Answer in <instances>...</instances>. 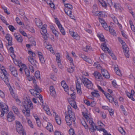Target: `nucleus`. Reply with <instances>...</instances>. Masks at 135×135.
<instances>
[{
	"label": "nucleus",
	"mask_w": 135,
	"mask_h": 135,
	"mask_svg": "<svg viewBox=\"0 0 135 135\" xmlns=\"http://www.w3.org/2000/svg\"><path fill=\"white\" fill-rule=\"evenodd\" d=\"M70 103L71 106L75 109H77V106L76 105V102L74 100H72L70 102Z\"/></svg>",
	"instance_id": "nucleus-31"
},
{
	"label": "nucleus",
	"mask_w": 135,
	"mask_h": 135,
	"mask_svg": "<svg viewBox=\"0 0 135 135\" xmlns=\"http://www.w3.org/2000/svg\"><path fill=\"white\" fill-rule=\"evenodd\" d=\"M82 124L85 128V129L86 131H88V126L85 121H84L81 122Z\"/></svg>",
	"instance_id": "nucleus-41"
},
{
	"label": "nucleus",
	"mask_w": 135,
	"mask_h": 135,
	"mask_svg": "<svg viewBox=\"0 0 135 135\" xmlns=\"http://www.w3.org/2000/svg\"><path fill=\"white\" fill-rule=\"evenodd\" d=\"M42 25V23L41 21L38 24H37V26L41 28L40 30V32L41 34L42 35L43 38L44 40H46L47 38V32L46 27L47 25H43L41 27Z\"/></svg>",
	"instance_id": "nucleus-2"
},
{
	"label": "nucleus",
	"mask_w": 135,
	"mask_h": 135,
	"mask_svg": "<svg viewBox=\"0 0 135 135\" xmlns=\"http://www.w3.org/2000/svg\"><path fill=\"white\" fill-rule=\"evenodd\" d=\"M55 120L57 123L60 125L61 124V119L60 117L58 115H56L55 116Z\"/></svg>",
	"instance_id": "nucleus-29"
},
{
	"label": "nucleus",
	"mask_w": 135,
	"mask_h": 135,
	"mask_svg": "<svg viewBox=\"0 0 135 135\" xmlns=\"http://www.w3.org/2000/svg\"><path fill=\"white\" fill-rule=\"evenodd\" d=\"M37 118H35V119H36V123L37 125L39 127H40L41 126V123L40 120V119L39 118H38V117H37Z\"/></svg>",
	"instance_id": "nucleus-45"
},
{
	"label": "nucleus",
	"mask_w": 135,
	"mask_h": 135,
	"mask_svg": "<svg viewBox=\"0 0 135 135\" xmlns=\"http://www.w3.org/2000/svg\"><path fill=\"white\" fill-rule=\"evenodd\" d=\"M102 73L103 76L107 78H109L110 77V75L108 71L104 69H102Z\"/></svg>",
	"instance_id": "nucleus-19"
},
{
	"label": "nucleus",
	"mask_w": 135,
	"mask_h": 135,
	"mask_svg": "<svg viewBox=\"0 0 135 135\" xmlns=\"http://www.w3.org/2000/svg\"><path fill=\"white\" fill-rule=\"evenodd\" d=\"M93 75L96 78H98L99 79H102V76L100 73L97 71H95L93 74Z\"/></svg>",
	"instance_id": "nucleus-24"
},
{
	"label": "nucleus",
	"mask_w": 135,
	"mask_h": 135,
	"mask_svg": "<svg viewBox=\"0 0 135 135\" xmlns=\"http://www.w3.org/2000/svg\"><path fill=\"white\" fill-rule=\"evenodd\" d=\"M14 36L17 40L18 42H21L23 41V39L22 36L19 34H15Z\"/></svg>",
	"instance_id": "nucleus-23"
},
{
	"label": "nucleus",
	"mask_w": 135,
	"mask_h": 135,
	"mask_svg": "<svg viewBox=\"0 0 135 135\" xmlns=\"http://www.w3.org/2000/svg\"><path fill=\"white\" fill-rule=\"evenodd\" d=\"M64 11H65V13H66L67 15H68L69 16H70V15H71V13H72V12L71 11H70V10H69L67 11L66 9H64Z\"/></svg>",
	"instance_id": "nucleus-51"
},
{
	"label": "nucleus",
	"mask_w": 135,
	"mask_h": 135,
	"mask_svg": "<svg viewBox=\"0 0 135 135\" xmlns=\"http://www.w3.org/2000/svg\"><path fill=\"white\" fill-rule=\"evenodd\" d=\"M127 95L128 97L132 100L133 101L135 100L134 98L133 97V96L135 97V92L133 90H131V93H127Z\"/></svg>",
	"instance_id": "nucleus-14"
},
{
	"label": "nucleus",
	"mask_w": 135,
	"mask_h": 135,
	"mask_svg": "<svg viewBox=\"0 0 135 135\" xmlns=\"http://www.w3.org/2000/svg\"><path fill=\"white\" fill-rule=\"evenodd\" d=\"M104 95L110 102L112 103L114 101V98L110 94L107 93L104 94Z\"/></svg>",
	"instance_id": "nucleus-21"
},
{
	"label": "nucleus",
	"mask_w": 135,
	"mask_h": 135,
	"mask_svg": "<svg viewBox=\"0 0 135 135\" xmlns=\"http://www.w3.org/2000/svg\"><path fill=\"white\" fill-rule=\"evenodd\" d=\"M3 79H2L4 81L5 83L8 86H9L10 85L8 76H6Z\"/></svg>",
	"instance_id": "nucleus-33"
},
{
	"label": "nucleus",
	"mask_w": 135,
	"mask_h": 135,
	"mask_svg": "<svg viewBox=\"0 0 135 135\" xmlns=\"http://www.w3.org/2000/svg\"><path fill=\"white\" fill-rule=\"evenodd\" d=\"M16 21L18 24L21 25H22V22L20 21V19L18 17H17L16 18Z\"/></svg>",
	"instance_id": "nucleus-49"
},
{
	"label": "nucleus",
	"mask_w": 135,
	"mask_h": 135,
	"mask_svg": "<svg viewBox=\"0 0 135 135\" xmlns=\"http://www.w3.org/2000/svg\"><path fill=\"white\" fill-rule=\"evenodd\" d=\"M85 61L86 62L89 63L90 64H91L93 63L91 59L89 58H88L87 57V59H86V60H85Z\"/></svg>",
	"instance_id": "nucleus-63"
},
{
	"label": "nucleus",
	"mask_w": 135,
	"mask_h": 135,
	"mask_svg": "<svg viewBox=\"0 0 135 135\" xmlns=\"http://www.w3.org/2000/svg\"><path fill=\"white\" fill-rule=\"evenodd\" d=\"M29 91L31 94L34 96L39 97L38 96H40V93L34 89H31Z\"/></svg>",
	"instance_id": "nucleus-18"
},
{
	"label": "nucleus",
	"mask_w": 135,
	"mask_h": 135,
	"mask_svg": "<svg viewBox=\"0 0 135 135\" xmlns=\"http://www.w3.org/2000/svg\"><path fill=\"white\" fill-rule=\"evenodd\" d=\"M5 38L8 41V45L11 46L12 45V38L9 34L7 33L5 36Z\"/></svg>",
	"instance_id": "nucleus-15"
},
{
	"label": "nucleus",
	"mask_w": 135,
	"mask_h": 135,
	"mask_svg": "<svg viewBox=\"0 0 135 135\" xmlns=\"http://www.w3.org/2000/svg\"><path fill=\"white\" fill-rule=\"evenodd\" d=\"M12 108L15 113L18 114L19 113V111L16 107L13 106L12 107Z\"/></svg>",
	"instance_id": "nucleus-35"
},
{
	"label": "nucleus",
	"mask_w": 135,
	"mask_h": 135,
	"mask_svg": "<svg viewBox=\"0 0 135 135\" xmlns=\"http://www.w3.org/2000/svg\"><path fill=\"white\" fill-rule=\"evenodd\" d=\"M119 130L120 132L123 135H125V132L124 131L123 129L122 128H120L119 129Z\"/></svg>",
	"instance_id": "nucleus-59"
},
{
	"label": "nucleus",
	"mask_w": 135,
	"mask_h": 135,
	"mask_svg": "<svg viewBox=\"0 0 135 135\" xmlns=\"http://www.w3.org/2000/svg\"><path fill=\"white\" fill-rule=\"evenodd\" d=\"M98 37L99 38L100 40L102 41H104V36L102 34H98L97 35Z\"/></svg>",
	"instance_id": "nucleus-42"
},
{
	"label": "nucleus",
	"mask_w": 135,
	"mask_h": 135,
	"mask_svg": "<svg viewBox=\"0 0 135 135\" xmlns=\"http://www.w3.org/2000/svg\"><path fill=\"white\" fill-rule=\"evenodd\" d=\"M33 87L34 90L37 91L39 93L41 91V89L36 84L34 85Z\"/></svg>",
	"instance_id": "nucleus-36"
},
{
	"label": "nucleus",
	"mask_w": 135,
	"mask_h": 135,
	"mask_svg": "<svg viewBox=\"0 0 135 135\" xmlns=\"http://www.w3.org/2000/svg\"><path fill=\"white\" fill-rule=\"evenodd\" d=\"M80 57H81L82 59H83L84 60H86V59H87V56L85 55L81 54L80 55Z\"/></svg>",
	"instance_id": "nucleus-60"
},
{
	"label": "nucleus",
	"mask_w": 135,
	"mask_h": 135,
	"mask_svg": "<svg viewBox=\"0 0 135 135\" xmlns=\"http://www.w3.org/2000/svg\"><path fill=\"white\" fill-rule=\"evenodd\" d=\"M56 22L58 28L59 29L61 33L63 35H65V31L64 29L62 27V25L60 24L59 21L58 20H57L56 21Z\"/></svg>",
	"instance_id": "nucleus-12"
},
{
	"label": "nucleus",
	"mask_w": 135,
	"mask_h": 135,
	"mask_svg": "<svg viewBox=\"0 0 135 135\" xmlns=\"http://www.w3.org/2000/svg\"><path fill=\"white\" fill-rule=\"evenodd\" d=\"M108 29H109V32L113 35H114L115 34V32L113 29L112 27L109 26Z\"/></svg>",
	"instance_id": "nucleus-43"
},
{
	"label": "nucleus",
	"mask_w": 135,
	"mask_h": 135,
	"mask_svg": "<svg viewBox=\"0 0 135 135\" xmlns=\"http://www.w3.org/2000/svg\"><path fill=\"white\" fill-rule=\"evenodd\" d=\"M0 107L1 108V114L0 116L1 117H3L5 113H7L9 111L8 106L5 104H3L2 102H0Z\"/></svg>",
	"instance_id": "nucleus-5"
},
{
	"label": "nucleus",
	"mask_w": 135,
	"mask_h": 135,
	"mask_svg": "<svg viewBox=\"0 0 135 135\" xmlns=\"http://www.w3.org/2000/svg\"><path fill=\"white\" fill-rule=\"evenodd\" d=\"M81 80L80 79H77L75 81L76 89L77 91L79 94H80L81 93L80 83Z\"/></svg>",
	"instance_id": "nucleus-9"
},
{
	"label": "nucleus",
	"mask_w": 135,
	"mask_h": 135,
	"mask_svg": "<svg viewBox=\"0 0 135 135\" xmlns=\"http://www.w3.org/2000/svg\"><path fill=\"white\" fill-rule=\"evenodd\" d=\"M121 43L122 45L123 49L125 51V52H128V51L127 50V46L126 45V44L125 42L124 41H123Z\"/></svg>",
	"instance_id": "nucleus-39"
},
{
	"label": "nucleus",
	"mask_w": 135,
	"mask_h": 135,
	"mask_svg": "<svg viewBox=\"0 0 135 135\" xmlns=\"http://www.w3.org/2000/svg\"><path fill=\"white\" fill-rule=\"evenodd\" d=\"M20 32L23 36L25 37H26L27 36L26 33L22 30H20Z\"/></svg>",
	"instance_id": "nucleus-57"
},
{
	"label": "nucleus",
	"mask_w": 135,
	"mask_h": 135,
	"mask_svg": "<svg viewBox=\"0 0 135 135\" xmlns=\"http://www.w3.org/2000/svg\"><path fill=\"white\" fill-rule=\"evenodd\" d=\"M61 84L62 87L64 88L65 90L67 91L65 89H66H66H67V88H68V87L67 86V84L65 83V81H62L61 82Z\"/></svg>",
	"instance_id": "nucleus-40"
},
{
	"label": "nucleus",
	"mask_w": 135,
	"mask_h": 135,
	"mask_svg": "<svg viewBox=\"0 0 135 135\" xmlns=\"http://www.w3.org/2000/svg\"><path fill=\"white\" fill-rule=\"evenodd\" d=\"M56 60L57 62L61 61L60 59L61 56L59 53H57L56 55Z\"/></svg>",
	"instance_id": "nucleus-44"
},
{
	"label": "nucleus",
	"mask_w": 135,
	"mask_h": 135,
	"mask_svg": "<svg viewBox=\"0 0 135 135\" xmlns=\"http://www.w3.org/2000/svg\"><path fill=\"white\" fill-rule=\"evenodd\" d=\"M101 47L103 51H107L108 52L109 54H111V56L112 57L113 59L114 60H116V57L114 56L113 54L111 53V51H110L109 50V49L107 47L106 44L105 43L101 44Z\"/></svg>",
	"instance_id": "nucleus-6"
},
{
	"label": "nucleus",
	"mask_w": 135,
	"mask_h": 135,
	"mask_svg": "<svg viewBox=\"0 0 135 135\" xmlns=\"http://www.w3.org/2000/svg\"><path fill=\"white\" fill-rule=\"evenodd\" d=\"M52 33L55 35L56 36H58L59 35V33L55 29L53 30L52 31Z\"/></svg>",
	"instance_id": "nucleus-58"
},
{
	"label": "nucleus",
	"mask_w": 135,
	"mask_h": 135,
	"mask_svg": "<svg viewBox=\"0 0 135 135\" xmlns=\"http://www.w3.org/2000/svg\"><path fill=\"white\" fill-rule=\"evenodd\" d=\"M35 75L36 78L38 79L40 78V73L38 71H37L35 72Z\"/></svg>",
	"instance_id": "nucleus-48"
},
{
	"label": "nucleus",
	"mask_w": 135,
	"mask_h": 135,
	"mask_svg": "<svg viewBox=\"0 0 135 135\" xmlns=\"http://www.w3.org/2000/svg\"><path fill=\"white\" fill-rule=\"evenodd\" d=\"M16 130L19 133L21 134L23 131V127L20 122L16 121Z\"/></svg>",
	"instance_id": "nucleus-7"
},
{
	"label": "nucleus",
	"mask_w": 135,
	"mask_h": 135,
	"mask_svg": "<svg viewBox=\"0 0 135 135\" xmlns=\"http://www.w3.org/2000/svg\"><path fill=\"white\" fill-rule=\"evenodd\" d=\"M30 110L25 109L22 111L23 113L26 116L29 117L30 115Z\"/></svg>",
	"instance_id": "nucleus-32"
},
{
	"label": "nucleus",
	"mask_w": 135,
	"mask_h": 135,
	"mask_svg": "<svg viewBox=\"0 0 135 135\" xmlns=\"http://www.w3.org/2000/svg\"><path fill=\"white\" fill-rule=\"evenodd\" d=\"M70 33V35L73 37L76 40H79L80 37L79 35L76 33H75L73 31H69Z\"/></svg>",
	"instance_id": "nucleus-22"
},
{
	"label": "nucleus",
	"mask_w": 135,
	"mask_h": 135,
	"mask_svg": "<svg viewBox=\"0 0 135 135\" xmlns=\"http://www.w3.org/2000/svg\"><path fill=\"white\" fill-rule=\"evenodd\" d=\"M97 87L99 91L102 92L104 94L105 93H106L105 92V91L99 85H97Z\"/></svg>",
	"instance_id": "nucleus-50"
},
{
	"label": "nucleus",
	"mask_w": 135,
	"mask_h": 135,
	"mask_svg": "<svg viewBox=\"0 0 135 135\" xmlns=\"http://www.w3.org/2000/svg\"><path fill=\"white\" fill-rule=\"evenodd\" d=\"M28 53L32 55V56H31L32 57H35L36 56V54L35 53L31 51H28Z\"/></svg>",
	"instance_id": "nucleus-54"
},
{
	"label": "nucleus",
	"mask_w": 135,
	"mask_h": 135,
	"mask_svg": "<svg viewBox=\"0 0 135 135\" xmlns=\"http://www.w3.org/2000/svg\"><path fill=\"white\" fill-rule=\"evenodd\" d=\"M8 28L9 30L12 32H13V31L15 30H16L13 26L11 25L9 26Z\"/></svg>",
	"instance_id": "nucleus-53"
},
{
	"label": "nucleus",
	"mask_w": 135,
	"mask_h": 135,
	"mask_svg": "<svg viewBox=\"0 0 135 135\" xmlns=\"http://www.w3.org/2000/svg\"><path fill=\"white\" fill-rule=\"evenodd\" d=\"M25 72V74L27 76H30V71L27 68H25V69L24 70Z\"/></svg>",
	"instance_id": "nucleus-47"
},
{
	"label": "nucleus",
	"mask_w": 135,
	"mask_h": 135,
	"mask_svg": "<svg viewBox=\"0 0 135 135\" xmlns=\"http://www.w3.org/2000/svg\"><path fill=\"white\" fill-rule=\"evenodd\" d=\"M10 70L11 71L12 74L14 76L16 77L17 76V72L16 68L14 67H11Z\"/></svg>",
	"instance_id": "nucleus-16"
},
{
	"label": "nucleus",
	"mask_w": 135,
	"mask_h": 135,
	"mask_svg": "<svg viewBox=\"0 0 135 135\" xmlns=\"http://www.w3.org/2000/svg\"><path fill=\"white\" fill-rule=\"evenodd\" d=\"M69 133L70 135H75L74 133V131L73 129H70L69 130Z\"/></svg>",
	"instance_id": "nucleus-52"
},
{
	"label": "nucleus",
	"mask_w": 135,
	"mask_h": 135,
	"mask_svg": "<svg viewBox=\"0 0 135 135\" xmlns=\"http://www.w3.org/2000/svg\"><path fill=\"white\" fill-rule=\"evenodd\" d=\"M54 134L55 135H64L62 134H61V132L57 130H55V131Z\"/></svg>",
	"instance_id": "nucleus-56"
},
{
	"label": "nucleus",
	"mask_w": 135,
	"mask_h": 135,
	"mask_svg": "<svg viewBox=\"0 0 135 135\" xmlns=\"http://www.w3.org/2000/svg\"><path fill=\"white\" fill-rule=\"evenodd\" d=\"M4 67L2 66L0 70V77L2 79L4 78L6 76H8V74L6 70L4 69Z\"/></svg>",
	"instance_id": "nucleus-8"
},
{
	"label": "nucleus",
	"mask_w": 135,
	"mask_h": 135,
	"mask_svg": "<svg viewBox=\"0 0 135 135\" xmlns=\"http://www.w3.org/2000/svg\"><path fill=\"white\" fill-rule=\"evenodd\" d=\"M64 5L66 7L70 9H72L73 8V7L72 5H71L70 4H65Z\"/></svg>",
	"instance_id": "nucleus-46"
},
{
	"label": "nucleus",
	"mask_w": 135,
	"mask_h": 135,
	"mask_svg": "<svg viewBox=\"0 0 135 135\" xmlns=\"http://www.w3.org/2000/svg\"><path fill=\"white\" fill-rule=\"evenodd\" d=\"M115 70L116 71V74L119 76H121L122 74L120 71V70L118 69V66L116 65L115 66Z\"/></svg>",
	"instance_id": "nucleus-30"
},
{
	"label": "nucleus",
	"mask_w": 135,
	"mask_h": 135,
	"mask_svg": "<svg viewBox=\"0 0 135 135\" xmlns=\"http://www.w3.org/2000/svg\"><path fill=\"white\" fill-rule=\"evenodd\" d=\"M102 25L103 27L105 29V30H108L109 27L107 26V23H106V22L102 24Z\"/></svg>",
	"instance_id": "nucleus-55"
},
{
	"label": "nucleus",
	"mask_w": 135,
	"mask_h": 135,
	"mask_svg": "<svg viewBox=\"0 0 135 135\" xmlns=\"http://www.w3.org/2000/svg\"><path fill=\"white\" fill-rule=\"evenodd\" d=\"M28 60L29 62L28 63L29 68L31 70V72L33 73L34 71V67L36 66L37 61L31 56H28Z\"/></svg>",
	"instance_id": "nucleus-3"
},
{
	"label": "nucleus",
	"mask_w": 135,
	"mask_h": 135,
	"mask_svg": "<svg viewBox=\"0 0 135 135\" xmlns=\"http://www.w3.org/2000/svg\"><path fill=\"white\" fill-rule=\"evenodd\" d=\"M23 105L25 109L29 110H30L31 109L33 108L32 104L30 100H29L27 101V103L26 105Z\"/></svg>",
	"instance_id": "nucleus-11"
},
{
	"label": "nucleus",
	"mask_w": 135,
	"mask_h": 135,
	"mask_svg": "<svg viewBox=\"0 0 135 135\" xmlns=\"http://www.w3.org/2000/svg\"><path fill=\"white\" fill-rule=\"evenodd\" d=\"M7 117L8 121L9 122L13 121L15 119V117L13 114L11 112H9L7 114Z\"/></svg>",
	"instance_id": "nucleus-10"
},
{
	"label": "nucleus",
	"mask_w": 135,
	"mask_h": 135,
	"mask_svg": "<svg viewBox=\"0 0 135 135\" xmlns=\"http://www.w3.org/2000/svg\"><path fill=\"white\" fill-rule=\"evenodd\" d=\"M9 90L10 93L11 95L12 96V97L15 98H16L17 97V95L14 93L13 91V89L11 87H10L9 88Z\"/></svg>",
	"instance_id": "nucleus-28"
},
{
	"label": "nucleus",
	"mask_w": 135,
	"mask_h": 135,
	"mask_svg": "<svg viewBox=\"0 0 135 135\" xmlns=\"http://www.w3.org/2000/svg\"><path fill=\"white\" fill-rule=\"evenodd\" d=\"M57 62L59 67L61 69H62L63 67L62 64H61V61Z\"/></svg>",
	"instance_id": "nucleus-62"
},
{
	"label": "nucleus",
	"mask_w": 135,
	"mask_h": 135,
	"mask_svg": "<svg viewBox=\"0 0 135 135\" xmlns=\"http://www.w3.org/2000/svg\"><path fill=\"white\" fill-rule=\"evenodd\" d=\"M68 115L65 116V119L67 124L70 126L72 123L74 124H75L76 118L74 113L72 111V108L70 106H68Z\"/></svg>",
	"instance_id": "nucleus-1"
},
{
	"label": "nucleus",
	"mask_w": 135,
	"mask_h": 135,
	"mask_svg": "<svg viewBox=\"0 0 135 135\" xmlns=\"http://www.w3.org/2000/svg\"><path fill=\"white\" fill-rule=\"evenodd\" d=\"M46 129H47L50 132H52L53 130V127L51 123H48L47 126L46 127Z\"/></svg>",
	"instance_id": "nucleus-25"
},
{
	"label": "nucleus",
	"mask_w": 135,
	"mask_h": 135,
	"mask_svg": "<svg viewBox=\"0 0 135 135\" xmlns=\"http://www.w3.org/2000/svg\"><path fill=\"white\" fill-rule=\"evenodd\" d=\"M98 92V90H94V91L91 92V94L94 97H99L100 96V95Z\"/></svg>",
	"instance_id": "nucleus-27"
},
{
	"label": "nucleus",
	"mask_w": 135,
	"mask_h": 135,
	"mask_svg": "<svg viewBox=\"0 0 135 135\" xmlns=\"http://www.w3.org/2000/svg\"><path fill=\"white\" fill-rule=\"evenodd\" d=\"M85 118L87 120V122L90 124V125L95 124V123L93 122L92 119L89 118L87 115L85 116Z\"/></svg>",
	"instance_id": "nucleus-26"
},
{
	"label": "nucleus",
	"mask_w": 135,
	"mask_h": 135,
	"mask_svg": "<svg viewBox=\"0 0 135 135\" xmlns=\"http://www.w3.org/2000/svg\"><path fill=\"white\" fill-rule=\"evenodd\" d=\"M114 7L116 10L119 11L120 12H122L123 10V8L121 6L120 4L119 3H114Z\"/></svg>",
	"instance_id": "nucleus-13"
},
{
	"label": "nucleus",
	"mask_w": 135,
	"mask_h": 135,
	"mask_svg": "<svg viewBox=\"0 0 135 135\" xmlns=\"http://www.w3.org/2000/svg\"><path fill=\"white\" fill-rule=\"evenodd\" d=\"M66 58H67L70 61V62L71 63V65H74L73 63V59L71 57H70L69 54H67L66 55Z\"/></svg>",
	"instance_id": "nucleus-38"
},
{
	"label": "nucleus",
	"mask_w": 135,
	"mask_h": 135,
	"mask_svg": "<svg viewBox=\"0 0 135 135\" xmlns=\"http://www.w3.org/2000/svg\"><path fill=\"white\" fill-rule=\"evenodd\" d=\"M92 13L95 16H101L102 14V12H99L97 11L96 12L93 11Z\"/></svg>",
	"instance_id": "nucleus-37"
},
{
	"label": "nucleus",
	"mask_w": 135,
	"mask_h": 135,
	"mask_svg": "<svg viewBox=\"0 0 135 135\" xmlns=\"http://www.w3.org/2000/svg\"><path fill=\"white\" fill-rule=\"evenodd\" d=\"M71 65V68H69L67 69L68 71L70 73H72L73 71L74 68V65Z\"/></svg>",
	"instance_id": "nucleus-34"
},
{
	"label": "nucleus",
	"mask_w": 135,
	"mask_h": 135,
	"mask_svg": "<svg viewBox=\"0 0 135 135\" xmlns=\"http://www.w3.org/2000/svg\"><path fill=\"white\" fill-rule=\"evenodd\" d=\"M90 127L89 128V129L90 132L93 134H94V132L96 129L98 131V129H100L98 128V127L95 125V124L90 125Z\"/></svg>",
	"instance_id": "nucleus-17"
},
{
	"label": "nucleus",
	"mask_w": 135,
	"mask_h": 135,
	"mask_svg": "<svg viewBox=\"0 0 135 135\" xmlns=\"http://www.w3.org/2000/svg\"><path fill=\"white\" fill-rule=\"evenodd\" d=\"M50 92L51 95L52 97H54L56 94V93L55 88L52 85L50 86Z\"/></svg>",
	"instance_id": "nucleus-20"
},
{
	"label": "nucleus",
	"mask_w": 135,
	"mask_h": 135,
	"mask_svg": "<svg viewBox=\"0 0 135 135\" xmlns=\"http://www.w3.org/2000/svg\"><path fill=\"white\" fill-rule=\"evenodd\" d=\"M101 5L103 7H106L107 6L106 3V1L105 0H104L103 2L102 3Z\"/></svg>",
	"instance_id": "nucleus-64"
},
{
	"label": "nucleus",
	"mask_w": 135,
	"mask_h": 135,
	"mask_svg": "<svg viewBox=\"0 0 135 135\" xmlns=\"http://www.w3.org/2000/svg\"><path fill=\"white\" fill-rule=\"evenodd\" d=\"M81 81L86 87L90 89L93 88V85L92 82L88 78L83 77Z\"/></svg>",
	"instance_id": "nucleus-4"
},
{
	"label": "nucleus",
	"mask_w": 135,
	"mask_h": 135,
	"mask_svg": "<svg viewBox=\"0 0 135 135\" xmlns=\"http://www.w3.org/2000/svg\"><path fill=\"white\" fill-rule=\"evenodd\" d=\"M28 123L30 127L32 128H33V126L32 124V123L31 121L30 120H28Z\"/></svg>",
	"instance_id": "nucleus-61"
}]
</instances>
